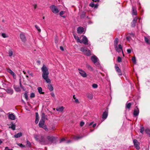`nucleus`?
I'll return each instance as SVG.
<instances>
[{
	"instance_id": "obj_1",
	"label": "nucleus",
	"mask_w": 150,
	"mask_h": 150,
	"mask_svg": "<svg viewBox=\"0 0 150 150\" xmlns=\"http://www.w3.org/2000/svg\"><path fill=\"white\" fill-rule=\"evenodd\" d=\"M41 69L42 72V77L43 78L45 81L47 83H50L51 80L48 78L49 72L48 69L44 64H43L42 67L41 68ZM48 88L50 91H52L53 90V88L52 85L49 83L48 84Z\"/></svg>"
},
{
	"instance_id": "obj_2",
	"label": "nucleus",
	"mask_w": 150,
	"mask_h": 150,
	"mask_svg": "<svg viewBox=\"0 0 150 150\" xmlns=\"http://www.w3.org/2000/svg\"><path fill=\"white\" fill-rule=\"evenodd\" d=\"M34 137L35 140L41 144H48V143L44 141V138L42 135H38L36 134H34Z\"/></svg>"
},
{
	"instance_id": "obj_3",
	"label": "nucleus",
	"mask_w": 150,
	"mask_h": 150,
	"mask_svg": "<svg viewBox=\"0 0 150 150\" xmlns=\"http://www.w3.org/2000/svg\"><path fill=\"white\" fill-rule=\"evenodd\" d=\"M56 139L55 138L52 136H48L47 137V140H45L44 139V141L48 143V144H47L50 143H54L56 140Z\"/></svg>"
},
{
	"instance_id": "obj_4",
	"label": "nucleus",
	"mask_w": 150,
	"mask_h": 150,
	"mask_svg": "<svg viewBox=\"0 0 150 150\" xmlns=\"http://www.w3.org/2000/svg\"><path fill=\"white\" fill-rule=\"evenodd\" d=\"M80 50L81 51L83 52L87 56H89L91 55V51L85 47H81L80 49Z\"/></svg>"
},
{
	"instance_id": "obj_5",
	"label": "nucleus",
	"mask_w": 150,
	"mask_h": 150,
	"mask_svg": "<svg viewBox=\"0 0 150 150\" xmlns=\"http://www.w3.org/2000/svg\"><path fill=\"white\" fill-rule=\"evenodd\" d=\"M50 8L52 11L54 13H56L59 12V11L55 5H52L50 6Z\"/></svg>"
},
{
	"instance_id": "obj_6",
	"label": "nucleus",
	"mask_w": 150,
	"mask_h": 150,
	"mask_svg": "<svg viewBox=\"0 0 150 150\" xmlns=\"http://www.w3.org/2000/svg\"><path fill=\"white\" fill-rule=\"evenodd\" d=\"M47 119V116L44 112H42L41 114V119L39 122H45Z\"/></svg>"
},
{
	"instance_id": "obj_7",
	"label": "nucleus",
	"mask_w": 150,
	"mask_h": 150,
	"mask_svg": "<svg viewBox=\"0 0 150 150\" xmlns=\"http://www.w3.org/2000/svg\"><path fill=\"white\" fill-rule=\"evenodd\" d=\"M139 113V110L137 106L135 107L133 112V115L134 117L138 116Z\"/></svg>"
},
{
	"instance_id": "obj_8",
	"label": "nucleus",
	"mask_w": 150,
	"mask_h": 150,
	"mask_svg": "<svg viewBox=\"0 0 150 150\" xmlns=\"http://www.w3.org/2000/svg\"><path fill=\"white\" fill-rule=\"evenodd\" d=\"M81 43H83L85 45H90V44L89 45L88 44V40L87 38L85 36H83V37L82 40H81Z\"/></svg>"
},
{
	"instance_id": "obj_9",
	"label": "nucleus",
	"mask_w": 150,
	"mask_h": 150,
	"mask_svg": "<svg viewBox=\"0 0 150 150\" xmlns=\"http://www.w3.org/2000/svg\"><path fill=\"white\" fill-rule=\"evenodd\" d=\"M115 50L118 52H121V51H122V53L123 54V56H124V54H123V52L122 51V47L121 45L119 44L118 45V47H117V48H115Z\"/></svg>"
},
{
	"instance_id": "obj_10",
	"label": "nucleus",
	"mask_w": 150,
	"mask_h": 150,
	"mask_svg": "<svg viewBox=\"0 0 150 150\" xmlns=\"http://www.w3.org/2000/svg\"><path fill=\"white\" fill-rule=\"evenodd\" d=\"M78 70L79 71V74L82 76L84 78L87 76L86 74L83 70L79 68L78 69Z\"/></svg>"
},
{
	"instance_id": "obj_11",
	"label": "nucleus",
	"mask_w": 150,
	"mask_h": 150,
	"mask_svg": "<svg viewBox=\"0 0 150 150\" xmlns=\"http://www.w3.org/2000/svg\"><path fill=\"white\" fill-rule=\"evenodd\" d=\"M44 123L45 122H39V126L40 127L43 128L46 131H48V129L47 128V127Z\"/></svg>"
},
{
	"instance_id": "obj_12",
	"label": "nucleus",
	"mask_w": 150,
	"mask_h": 150,
	"mask_svg": "<svg viewBox=\"0 0 150 150\" xmlns=\"http://www.w3.org/2000/svg\"><path fill=\"white\" fill-rule=\"evenodd\" d=\"M133 143L135 147L137 149L139 150L140 147L139 146V143L138 142L137 139H134L133 140Z\"/></svg>"
},
{
	"instance_id": "obj_13",
	"label": "nucleus",
	"mask_w": 150,
	"mask_h": 150,
	"mask_svg": "<svg viewBox=\"0 0 150 150\" xmlns=\"http://www.w3.org/2000/svg\"><path fill=\"white\" fill-rule=\"evenodd\" d=\"M91 60L94 64H95L98 61V59L97 57L95 56H93L91 57Z\"/></svg>"
},
{
	"instance_id": "obj_14",
	"label": "nucleus",
	"mask_w": 150,
	"mask_h": 150,
	"mask_svg": "<svg viewBox=\"0 0 150 150\" xmlns=\"http://www.w3.org/2000/svg\"><path fill=\"white\" fill-rule=\"evenodd\" d=\"M20 37L21 41L24 42H25L26 40V37L24 35L23 33H21L20 34Z\"/></svg>"
},
{
	"instance_id": "obj_15",
	"label": "nucleus",
	"mask_w": 150,
	"mask_h": 150,
	"mask_svg": "<svg viewBox=\"0 0 150 150\" xmlns=\"http://www.w3.org/2000/svg\"><path fill=\"white\" fill-rule=\"evenodd\" d=\"M5 90L8 93L11 95L12 94L13 92V89L10 88H7Z\"/></svg>"
},
{
	"instance_id": "obj_16",
	"label": "nucleus",
	"mask_w": 150,
	"mask_h": 150,
	"mask_svg": "<svg viewBox=\"0 0 150 150\" xmlns=\"http://www.w3.org/2000/svg\"><path fill=\"white\" fill-rule=\"evenodd\" d=\"M8 118L11 120H14L16 119V116L13 113L9 114L8 115Z\"/></svg>"
},
{
	"instance_id": "obj_17",
	"label": "nucleus",
	"mask_w": 150,
	"mask_h": 150,
	"mask_svg": "<svg viewBox=\"0 0 150 150\" xmlns=\"http://www.w3.org/2000/svg\"><path fill=\"white\" fill-rule=\"evenodd\" d=\"M137 18H135L134 19L132 22L131 23V26L132 27H134L136 25V24L137 23Z\"/></svg>"
},
{
	"instance_id": "obj_18",
	"label": "nucleus",
	"mask_w": 150,
	"mask_h": 150,
	"mask_svg": "<svg viewBox=\"0 0 150 150\" xmlns=\"http://www.w3.org/2000/svg\"><path fill=\"white\" fill-rule=\"evenodd\" d=\"M7 70L8 72L13 76L14 79L16 78V75L12 71L11 69L8 68L7 69Z\"/></svg>"
},
{
	"instance_id": "obj_19",
	"label": "nucleus",
	"mask_w": 150,
	"mask_h": 150,
	"mask_svg": "<svg viewBox=\"0 0 150 150\" xmlns=\"http://www.w3.org/2000/svg\"><path fill=\"white\" fill-rule=\"evenodd\" d=\"M77 31L78 33H82L84 31V28L83 27H79L77 29Z\"/></svg>"
},
{
	"instance_id": "obj_20",
	"label": "nucleus",
	"mask_w": 150,
	"mask_h": 150,
	"mask_svg": "<svg viewBox=\"0 0 150 150\" xmlns=\"http://www.w3.org/2000/svg\"><path fill=\"white\" fill-rule=\"evenodd\" d=\"M108 115V112L106 111L104 112L102 115V118L104 120L106 119Z\"/></svg>"
},
{
	"instance_id": "obj_21",
	"label": "nucleus",
	"mask_w": 150,
	"mask_h": 150,
	"mask_svg": "<svg viewBox=\"0 0 150 150\" xmlns=\"http://www.w3.org/2000/svg\"><path fill=\"white\" fill-rule=\"evenodd\" d=\"M15 127L16 125L14 123H13L12 122L9 125V128H11L13 130H14L15 129Z\"/></svg>"
},
{
	"instance_id": "obj_22",
	"label": "nucleus",
	"mask_w": 150,
	"mask_h": 150,
	"mask_svg": "<svg viewBox=\"0 0 150 150\" xmlns=\"http://www.w3.org/2000/svg\"><path fill=\"white\" fill-rule=\"evenodd\" d=\"M86 96L90 100H91L93 98V95L92 93H88Z\"/></svg>"
},
{
	"instance_id": "obj_23",
	"label": "nucleus",
	"mask_w": 150,
	"mask_h": 150,
	"mask_svg": "<svg viewBox=\"0 0 150 150\" xmlns=\"http://www.w3.org/2000/svg\"><path fill=\"white\" fill-rule=\"evenodd\" d=\"M118 42V39L117 38H115L114 41V47L117 48V44Z\"/></svg>"
},
{
	"instance_id": "obj_24",
	"label": "nucleus",
	"mask_w": 150,
	"mask_h": 150,
	"mask_svg": "<svg viewBox=\"0 0 150 150\" xmlns=\"http://www.w3.org/2000/svg\"><path fill=\"white\" fill-rule=\"evenodd\" d=\"M132 14L134 15H136L137 14V11H136L135 7L133 6L132 8Z\"/></svg>"
},
{
	"instance_id": "obj_25",
	"label": "nucleus",
	"mask_w": 150,
	"mask_h": 150,
	"mask_svg": "<svg viewBox=\"0 0 150 150\" xmlns=\"http://www.w3.org/2000/svg\"><path fill=\"white\" fill-rule=\"evenodd\" d=\"M74 36L75 39L78 42L81 43V40H80L79 37L76 36L74 35Z\"/></svg>"
},
{
	"instance_id": "obj_26",
	"label": "nucleus",
	"mask_w": 150,
	"mask_h": 150,
	"mask_svg": "<svg viewBox=\"0 0 150 150\" xmlns=\"http://www.w3.org/2000/svg\"><path fill=\"white\" fill-rule=\"evenodd\" d=\"M115 68L116 71L118 73V74L119 75H121L122 74L121 72V71L120 68L118 67L115 66Z\"/></svg>"
},
{
	"instance_id": "obj_27",
	"label": "nucleus",
	"mask_w": 150,
	"mask_h": 150,
	"mask_svg": "<svg viewBox=\"0 0 150 150\" xmlns=\"http://www.w3.org/2000/svg\"><path fill=\"white\" fill-rule=\"evenodd\" d=\"M14 88L15 91L17 92H19L21 91V89L19 87L16 85L14 86Z\"/></svg>"
},
{
	"instance_id": "obj_28",
	"label": "nucleus",
	"mask_w": 150,
	"mask_h": 150,
	"mask_svg": "<svg viewBox=\"0 0 150 150\" xmlns=\"http://www.w3.org/2000/svg\"><path fill=\"white\" fill-rule=\"evenodd\" d=\"M64 108L63 106H62L60 107L57 108H56V110L58 112H62L64 110Z\"/></svg>"
},
{
	"instance_id": "obj_29",
	"label": "nucleus",
	"mask_w": 150,
	"mask_h": 150,
	"mask_svg": "<svg viewBox=\"0 0 150 150\" xmlns=\"http://www.w3.org/2000/svg\"><path fill=\"white\" fill-rule=\"evenodd\" d=\"M22 133L19 132L14 135L13 137L15 138H18L22 136Z\"/></svg>"
},
{
	"instance_id": "obj_30",
	"label": "nucleus",
	"mask_w": 150,
	"mask_h": 150,
	"mask_svg": "<svg viewBox=\"0 0 150 150\" xmlns=\"http://www.w3.org/2000/svg\"><path fill=\"white\" fill-rule=\"evenodd\" d=\"M37 89L38 92L40 94H44V93L42 92V89L41 87H38L37 88Z\"/></svg>"
},
{
	"instance_id": "obj_31",
	"label": "nucleus",
	"mask_w": 150,
	"mask_h": 150,
	"mask_svg": "<svg viewBox=\"0 0 150 150\" xmlns=\"http://www.w3.org/2000/svg\"><path fill=\"white\" fill-rule=\"evenodd\" d=\"M36 119L35 122H38L39 120V117L38 114V112L35 113Z\"/></svg>"
},
{
	"instance_id": "obj_32",
	"label": "nucleus",
	"mask_w": 150,
	"mask_h": 150,
	"mask_svg": "<svg viewBox=\"0 0 150 150\" xmlns=\"http://www.w3.org/2000/svg\"><path fill=\"white\" fill-rule=\"evenodd\" d=\"M144 41L147 44H149L150 43V42L149 41V37H144Z\"/></svg>"
},
{
	"instance_id": "obj_33",
	"label": "nucleus",
	"mask_w": 150,
	"mask_h": 150,
	"mask_svg": "<svg viewBox=\"0 0 150 150\" xmlns=\"http://www.w3.org/2000/svg\"><path fill=\"white\" fill-rule=\"evenodd\" d=\"M131 105V103H126V108L128 109H130Z\"/></svg>"
},
{
	"instance_id": "obj_34",
	"label": "nucleus",
	"mask_w": 150,
	"mask_h": 150,
	"mask_svg": "<svg viewBox=\"0 0 150 150\" xmlns=\"http://www.w3.org/2000/svg\"><path fill=\"white\" fill-rule=\"evenodd\" d=\"M86 67L89 70L91 71H93V69L90 65L88 64H87L86 65Z\"/></svg>"
},
{
	"instance_id": "obj_35",
	"label": "nucleus",
	"mask_w": 150,
	"mask_h": 150,
	"mask_svg": "<svg viewBox=\"0 0 150 150\" xmlns=\"http://www.w3.org/2000/svg\"><path fill=\"white\" fill-rule=\"evenodd\" d=\"M144 130V127L142 125H141L140 127V132L142 134L143 133Z\"/></svg>"
},
{
	"instance_id": "obj_36",
	"label": "nucleus",
	"mask_w": 150,
	"mask_h": 150,
	"mask_svg": "<svg viewBox=\"0 0 150 150\" xmlns=\"http://www.w3.org/2000/svg\"><path fill=\"white\" fill-rule=\"evenodd\" d=\"M94 64H95V65H96L99 68H101V67L100 65V64L99 63V62H96V63Z\"/></svg>"
},
{
	"instance_id": "obj_37",
	"label": "nucleus",
	"mask_w": 150,
	"mask_h": 150,
	"mask_svg": "<svg viewBox=\"0 0 150 150\" xmlns=\"http://www.w3.org/2000/svg\"><path fill=\"white\" fill-rule=\"evenodd\" d=\"M82 138L81 137L79 136H74L73 137V139L75 140H78V139L81 138Z\"/></svg>"
},
{
	"instance_id": "obj_38",
	"label": "nucleus",
	"mask_w": 150,
	"mask_h": 150,
	"mask_svg": "<svg viewBox=\"0 0 150 150\" xmlns=\"http://www.w3.org/2000/svg\"><path fill=\"white\" fill-rule=\"evenodd\" d=\"M13 52L11 50H10L8 52L9 56L10 57H11L13 55Z\"/></svg>"
},
{
	"instance_id": "obj_39",
	"label": "nucleus",
	"mask_w": 150,
	"mask_h": 150,
	"mask_svg": "<svg viewBox=\"0 0 150 150\" xmlns=\"http://www.w3.org/2000/svg\"><path fill=\"white\" fill-rule=\"evenodd\" d=\"M35 27L36 28V29L38 30L39 32H40L41 31V30L40 29V28L37 25H35Z\"/></svg>"
},
{
	"instance_id": "obj_40",
	"label": "nucleus",
	"mask_w": 150,
	"mask_h": 150,
	"mask_svg": "<svg viewBox=\"0 0 150 150\" xmlns=\"http://www.w3.org/2000/svg\"><path fill=\"white\" fill-rule=\"evenodd\" d=\"M132 60L133 63L136 64V59L135 57H133L132 58Z\"/></svg>"
},
{
	"instance_id": "obj_41",
	"label": "nucleus",
	"mask_w": 150,
	"mask_h": 150,
	"mask_svg": "<svg viewBox=\"0 0 150 150\" xmlns=\"http://www.w3.org/2000/svg\"><path fill=\"white\" fill-rule=\"evenodd\" d=\"M85 17V13L83 12L81 15V18H83Z\"/></svg>"
},
{
	"instance_id": "obj_42",
	"label": "nucleus",
	"mask_w": 150,
	"mask_h": 150,
	"mask_svg": "<svg viewBox=\"0 0 150 150\" xmlns=\"http://www.w3.org/2000/svg\"><path fill=\"white\" fill-rule=\"evenodd\" d=\"M145 132L148 134H150V130L149 129H146L145 130Z\"/></svg>"
},
{
	"instance_id": "obj_43",
	"label": "nucleus",
	"mask_w": 150,
	"mask_h": 150,
	"mask_svg": "<svg viewBox=\"0 0 150 150\" xmlns=\"http://www.w3.org/2000/svg\"><path fill=\"white\" fill-rule=\"evenodd\" d=\"M117 62L119 63H120L122 61V58L121 57L119 56L117 57Z\"/></svg>"
},
{
	"instance_id": "obj_44",
	"label": "nucleus",
	"mask_w": 150,
	"mask_h": 150,
	"mask_svg": "<svg viewBox=\"0 0 150 150\" xmlns=\"http://www.w3.org/2000/svg\"><path fill=\"white\" fill-rule=\"evenodd\" d=\"M26 145L28 146L29 147H30L31 146V144L30 142L28 141H27V144Z\"/></svg>"
},
{
	"instance_id": "obj_45",
	"label": "nucleus",
	"mask_w": 150,
	"mask_h": 150,
	"mask_svg": "<svg viewBox=\"0 0 150 150\" xmlns=\"http://www.w3.org/2000/svg\"><path fill=\"white\" fill-rule=\"evenodd\" d=\"M18 145L22 148L25 147V145H24L22 144L19 143L18 144Z\"/></svg>"
},
{
	"instance_id": "obj_46",
	"label": "nucleus",
	"mask_w": 150,
	"mask_h": 150,
	"mask_svg": "<svg viewBox=\"0 0 150 150\" xmlns=\"http://www.w3.org/2000/svg\"><path fill=\"white\" fill-rule=\"evenodd\" d=\"M58 38L57 37H56L54 38V41L56 43H57L58 42Z\"/></svg>"
},
{
	"instance_id": "obj_47",
	"label": "nucleus",
	"mask_w": 150,
	"mask_h": 150,
	"mask_svg": "<svg viewBox=\"0 0 150 150\" xmlns=\"http://www.w3.org/2000/svg\"><path fill=\"white\" fill-rule=\"evenodd\" d=\"M24 96L25 97V99L26 100H28V95L27 93H25L24 94Z\"/></svg>"
},
{
	"instance_id": "obj_48",
	"label": "nucleus",
	"mask_w": 150,
	"mask_h": 150,
	"mask_svg": "<svg viewBox=\"0 0 150 150\" xmlns=\"http://www.w3.org/2000/svg\"><path fill=\"white\" fill-rule=\"evenodd\" d=\"M95 4L94 2H92L89 4V6L92 7H94Z\"/></svg>"
},
{
	"instance_id": "obj_49",
	"label": "nucleus",
	"mask_w": 150,
	"mask_h": 150,
	"mask_svg": "<svg viewBox=\"0 0 150 150\" xmlns=\"http://www.w3.org/2000/svg\"><path fill=\"white\" fill-rule=\"evenodd\" d=\"M2 36L4 38H6L8 37V36L5 33H2Z\"/></svg>"
},
{
	"instance_id": "obj_50",
	"label": "nucleus",
	"mask_w": 150,
	"mask_h": 150,
	"mask_svg": "<svg viewBox=\"0 0 150 150\" xmlns=\"http://www.w3.org/2000/svg\"><path fill=\"white\" fill-rule=\"evenodd\" d=\"M92 87L94 88H96L98 87V85L96 84H93L92 85Z\"/></svg>"
},
{
	"instance_id": "obj_51",
	"label": "nucleus",
	"mask_w": 150,
	"mask_h": 150,
	"mask_svg": "<svg viewBox=\"0 0 150 150\" xmlns=\"http://www.w3.org/2000/svg\"><path fill=\"white\" fill-rule=\"evenodd\" d=\"M35 97V94L33 93H31L30 97V98H34Z\"/></svg>"
},
{
	"instance_id": "obj_52",
	"label": "nucleus",
	"mask_w": 150,
	"mask_h": 150,
	"mask_svg": "<svg viewBox=\"0 0 150 150\" xmlns=\"http://www.w3.org/2000/svg\"><path fill=\"white\" fill-rule=\"evenodd\" d=\"M75 100V103H79V102L78 99L76 98Z\"/></svg>"
},
{
	"instance_id": "obj_53",
	"label": "nucleus",
	"mask_w": 150,
	"mask_h": 150,
	"mask_svg": "<svg viewBox=\"0 0 150 150\" xmlns=\"http://www.w3.org/2000/svg\"><path fill=\"white\" fill-rule=\"evenodd\" d=\"M127 39L128 41H130L131 39V38L129 36H128L127 37Z\"/></svg>"
},
{
	"instance_id": "obj_54",
	"label": "nucleus",
	"mask_w": 150,
	"mask_h": 150,
	"mask_svg": "<svg viewBox=\"0 0 150 150\" xmlns=\"http://www.w3.org/2000/svg\"><path fill=\"white\" fill-rule=\"evenodd\" d=\"M64 11H61L60 13H59V15L61 16H62V15L64 14Z\"/></svg>"
},
{
	"instance_id": "obj_55",
	"label": "nucleus",
	"mask_w": 150,
	"mask_h": 150,
	"mask_svg": "<svg viewBox=\"0 0 150 150\" xmlns=\"http://www.w3.org/2000/svg\"><path fill=\"white\" fill-rule=\"evenodd\" d=\"M127 51L128 54H130L131 52V50L130 49H128L127 50Z\"/></svg>"
},
{
	"instance_id": "obj_56",
	"label": "nucleus",
	"mask_w": 150,
	"mask_h": 150,
	"mask_svg": "<svg viewBox=\"0 0 150 150\" xmlns=\"http://www.w3.org/2000/svg\"><path fill=\"white\" fill-rule=\"evenodd\" d=\"M65 140V139L64 138H63L62 139H61L60 140V143H61L63 141H64Z\"/></svg>"
},
{
	"instance_id": "obj_57",
	"label": "nucleus",
	"mask_w": 150,
	"mask_h": 150,
	"mask_svg": "<svg viewBox=\"0 0 150 150\" xmlns=\"http://www.w3.org/2000/svg\"><path fill=\"white\" fill-rule=\"evenodd\" d=\"M33 6L35 9H36V8H37V5L36 4H34L33 5Z\"/></svg>"
},
{
	"instance_id": "obj_58",
	"label": "nucleus",
	"mask_w": 150,
	"mask_h": 150,
	"mask_svg": "<svg viewBox=\"0 0 150 150\" xmlns=\"http://www.w3.org/2000/svg\"><path fill=\"white\" fill-rule=\"evenodd\" d=\"M129 34L132 36L134 37V34L132 33H129Z\"/></svg>"
},
{
	"instance_id": "obj_59",
	"label": "nucleus",
	"mask_w": 150,
	"mask_h": 150,
	"mask_svg": "<svg viewBox=\"0 0 150 150\" xmlns=\"http://www.w3.org/2000/svg\"><path fill=\"white\" fill-rule=\"evenodd\" d=\"M84 124V122H80V126H83Z\"/></svg>"
},
{
	"instance_id": "obj_60",
	"label": "nucleus",
	"mask_w": 150,
	"mask_h": 150,
	"mask_svg": "<svg viewBox=\"0 0 150 150\" xmlns=\"http://www.w3.org/2000/svg\"><path fill=\"white\" fill-rule=\"evenodd\" d=\"M51 95L53 97H55L54 94L53 93H51Z\"/></svg>"
},
{
	"instance_id": "obj_61",
	"label": "nucleus",
	"mask_w": 150,
	"mask_h": 150,
	"mask_svg": "<svg viewBox=\"0 0 150 150\" xmlns=\"http://www.w3.org/2000/svg\"><path fill=\"white\" fill-rule=\"evenodd\" d=\"M98 4H96L94 5V8H98Z\"/></svg>"
},
{
	"instance_id": "obj_62",
	"label": "nucleus",
	"mask_w": 150,
	"mask_h": 150,
	"mask_svg": "<svg viewBox=\"0 0 150 150\" xmlns=\"http://www.w3.org/2000/svg\"><path fill=\"white\" fill-rule=\"evenodd\" d=\"M60 49L63 51L64 50V48L63 47H62V46H60Z\"/></svg>"
},
{
	"instance_id": "obj_63",
	"label": "nucleus",
	"mask_w": 150,
	"mask_h": 150,
	"mask_svg": "<svg viewBox=\"0 0 150 150\" xmlns=\"http://www.w3.org/2000/svg\"><path fill=\"white\" fill-rule=\"evenodd\" d=\"M20 86L21 87V88H23V86H22V84H21V82H20Z\"/></svg>"
},
{
	"instance_id": "obj_64",
	"label": "nucleus",
	"mask_w": 150,
	"mask_h": 150,
	"mask_svg": "<svg viewBox=\"0 0 150 150\" xmlns=\"http://www.w3.org/2000/svg\"><path fill=\"white\" fill-rule=\"evenodd\" d=\"M5 150H12V149H8V147H7L5 148Z\"/></svg>"
}]
</instances>
